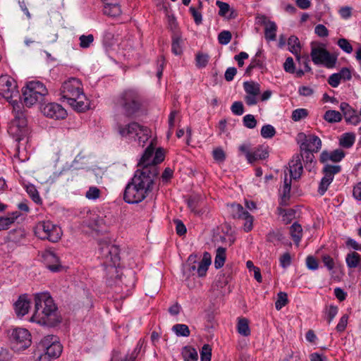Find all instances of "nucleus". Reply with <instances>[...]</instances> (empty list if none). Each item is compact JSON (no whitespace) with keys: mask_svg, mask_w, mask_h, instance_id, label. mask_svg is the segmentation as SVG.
Returning <instances> with one entry per match:
<instances>
[{"mask_svg":"<svg viewBox=\"0 0 361 361\" xmlns=\"http://www.w3.org/2000/svg\"><path fill=\"white\" fill-rule=\"evenodd\" d=\"M157 173L154 169L137 170L124 191L123 199L129 204L144 200L152 191Z\"/></svg>","mask_w":361,"mask_h":361,"instance_id":"obj_1","label":"nucleus"},{"mask_svg":"<svg viewBox=\"0 0 361 361\" xmlns=\"http://www.w3.org/2000/svg\"><path fill=\"white\" fill-rule=\"evenodd\" d=\"M35 311L30 321L39 325L54 326L61 322L58 307L48 292L34 295Z\"/></svg>","mask_w":361,"mask_h":361,"instance_id":"obj_2","label":"nucleus"},{"mask_svg":"<svg viewBox=\"0 0 361 361\" xmlns=\"http://www.w3.org/2000/svg\"><path fill=\"white\" fill-rule=\"evenodd\" d=\"M114 130L122 139L135 142L142 147H144L151 137V130L149 128L135 121H122L118 115L116 116Z\"/></svg>","mask_w":361,"mask_h":361,"instance_id":"obj_3","label":"nucleus"},{"mask_svg":"<svg viewBox=\"0 0 361 361\" xmlns=\"http://www.w3.org/2000/svg\"><path fill=\"white\" fill-rule=\"evenodd\" d=\"M61 95L73 109L78 111H85L89 108L90 104L84 94L82 85L77 78H70L62 84Z\"/></svg>","mask_w":361,"mask_h":361,"instance_id":"obj_4","label":"nucleus"},{"mask_svg":"<svg viewBox=\"0 0 361 361\" xmlns=\"http://www.w3.org/2000/svg\"><path fill=\"white\" fill-rule=\"evenodd\" d=\"M143 102L140 92L134 88L125 90L116 99V106L127 118H133L142 108Z\"/></svg>","mask_w":361,"mask_h":361,"instance_id":"obj_5","label":"nucleus"},{"mask_svg":"<svg viewBox=\"0 0 361 361\" xmlns=\"http://www.w3.org/2000/svg\"><path fill=\"white\" fill-rule=\"evenodd\" d=\"M13 112L14 118L9 123L8 133L16 142H20L29 133L23 104L15 103Z\"/></svg>","mask_w":361,"mask_h":361,"instance_id":"obj_6","label":"nucleus"},{"mask_svg":"<svg viewBox=\"0 0 361 361\" xmlns=\"http://www.w3.org/2000/svg\"><path fill=\"white\" fill-rule=\"evenodd\" d=\"M47 94V88L42 82L38 80L28 82L23 90V102L27 107H31L37 102L42 101Z\"/></svg>","mask_w":361,"mask_h":361,"instance_id":"obj_7","label":"nucleus"},{"mask_svg":"<svg viewBox=\"0 0 361 361\" xmlns=\"http://www.w3.org/2000/svg\"><path fill=\"white\" fill-rule=\"evenodd\" d=\"M0 95L13 108L15 103H22L16 81L8 75L0 76Z\"/></svg>","mask_w":361,"mask_h":361,"instance_id":"obj_8","label":"nucleus"},{"mask_svg":"<svg viewBox=\"0 0 361 361\" xmlns=\"http://www.w3.org/2000/svg\"><path fill=\"white\" fill-rule=\"evenodd\" d=\"M310 56L315 65H322L329 69L335 68L338 61L337 55L330 53L324 44L312 45Z\"/></svg>","mask_w":361,"mask_h":361,"instance_id":"obj_9","label":"nucleus"},{"mask_svg":"<svg viewBox=\"0 0 361 361\" xmlns=\"http://www.w3.org/2000/svg\"><path fill=\"white\" fill-rule=\"evenodd\" d=\"M35 234L42 240H48L52 243L58 242L62 235V231L59 226L50 221H42L35 227Z\"/></svg>","mask_w":361,"mask_h":361,"instance_id":"obj_10","label":"nucleus"},{"mask_svg":"<svg viewBox=\"0 0 361 361\" xmlns=\"http://www.w3.org/2000/svg\"><path fill=\"white\" fill-rule=\"evenodd\" d=\"M99 257L106 267H116L119 264L120 256L118 246L104 241L99 243Z\"/></svg>","mask_w":361,"mask_h":361,"instance_id":"obj_11","label":"nucleus"},{"mask_svg":"<svg viewBox=\"0 0 361 361\" xmlns=\"http://www.w3.org/2000/svg\"><path fill=\"white\" fill-rule=\"evenodd\" d=\"M239 151L245 156L249 164H253L258 160L265 159L268 152L264 146L259 145L253 149L250 143H243L238 147Z\"/></svg>","mask_w":361,"mask_h":361,"instance_id":"obj_12","label":"nucleus"},{"mask_svg":"<svg viewBox=\"0 0 361 361\" xmlns=\"http://www.w3.org/2000/svg\"><path fill=\"white\" fill-rule=\"evenodd\" d=\"M11 339L13 348L17 351L27 348L32 343L30 332L23 328L14 329L11 334Z\"/></svg>","mask_w":361,"mask_h":361,"instance_id":"obj_13","label":"nucleus"},{"mask_svg":"<svg viewBox=\"0 0 361 361\" xmlns=\"http://www.w3.org/2000/svg\"><path fill=\"white\" fill-rule=\"evenodd\" d=\"M296 140L300 145L301 151L318 152L322 148V140L315 135H306L304 133H300L298 134Z\"/></svg>","mask_w":361,"mask_h":361,"instance_id":"obj_14","label":"nucleus"},{"mask_svg":"<svg viewBox=\"0 0 361 361\" xmlns=\"http://www.w3.org/2000/svg\"><path fill=\"white\" fill-rule=\"evenodd\" d=\"M39 347L43 352H46L53 359L59 357L63 350V347L58 341V338L53 335L45 336L41 341Z\"/></svg>","mask_w":361,"mask_h":361,"instance_id":"obj_15","label":"nucleus"},{"mask_svg":"<svg viewBox=\"0 0 361 361\" xmlns=\"http://www.w3.org/2000/svg\"><path fill=\"white\" fill-rule=\"evenodd\" d=\"M341 171V166L340 165H324L322 169L324 176L321 179L318 188V192L321 195H323L326 192L329 186L332 183L334 178V176L338 173Z\"/></svg>","mask_w":361,"mask_h":361,"instance_id":"obj_16","label":"nucleus"},{"mask_svg":"<svg viewBox=\"0 0 361 361\" xmlns=\"http://www.w3.org/2000/svg\"><path fill=\"white\" fill-rule=\"evenodd\" d=\"M243 88L245 92L244 100L247 106L256 105L260 95V85L254 81L243 82Z\"/></svg>","mask_w":361,"mask_h":361,"instance_id":"obj_17","label":"nucleus"},{"mask_svg":"<svg viewBox=\"0 0 361 361\" xmlns=\"http://www.w3.org/2000/svg\"><path fill=\"white\" fill-rule=\"evenodd\" d=\"M41 111L46 117L55 120L64 119L67 116L66 109L56 102H49L42 105Z\"/></svg>","mask_w":361,"mask_h":361,"instance_id":"obj_18","label":"nucleus"},{"mask_svg":"<svg viewBox=\"0 0 361 361\" xmlns=\"http://www.w3.org/2000/svg\"><path fill=\"white\" fill-rule=\"evenodd\" d=\"M154 149L155 148L153 145V140H152L149 145L145 150V152L138 163V165L142 168L141 170H144L145 169H148L150 170L154 169L158 173L157 167L154 166L153 154L154 152Z\"/></svg>","mask_w":361,"mask_h":361,"instance_id":"obj_19","label":"nucleus"},{"mask_svg":"<svg viewBox=\"0 0 361 361\" xmlns=\"http://www.w3.org/2000/svg\"><path fill=\"white\" fill-rule=\"evenodd\" d=\"M340 109L342 111L345 121L347 123L356 126L360 123L361 119L360 116L348 103L341 102L340 104Z\"/></svg>","mask_w":361,"mask_h":361,"instance_id":"obj_20","label":"nucleus"},{"mask_svg":"<svg viewBox=\"0 0 361 361\" xmlns=\"http://www.w3.org/2000/svg\"><path fill=\"white\" fill-rule=\"evenodd\" d=\"M345 156V152L341 149H336L333 151H323L319 157L322 163L329 164L328 162H340Z\"/></svg>","mask_w":361,"mask_h":361,"instance_id":"obj_21","label":"nucleus"},{"mask_svg":"<svg viewBox=\"0 0 361 361\" xmlns=\"http://www.w3.org/2000/svg\"><path fill=\"white\" fill-rule=\"evenodd\" d=\"M197 255H190L188 259V271L192 276L202 277L203 276V259L197 261Z\"/></svg>","mask_w":361,"mask_h":361,"instance_id":"obj_22","label":"nucleus"},{"mask_svg":"<svg viewBox=\"0 0 361 361\" xmlns=\"http://www.w3.org/2000/svg\"><path fill=\"white\" fill-rule=\"evenodd\" d=\"M42 260L47 267L53 272L59 271L61 269V266L59 263V259L51 251L47 250L42 253Z\"/></svg>","mask_w":361,"mask_h":361,"instance_id":"obj_23","label":"nucleus"},{"mask_svg":"<svg viewBox=\"0 0 361 361\" xmlns=\"http://www.w3.org/2000/svg\"><path fill=\"white\" fill-rule=\"evenodd\" d=\"M85 223L87 227L97 232L102 231L106 226L104 217L97 214H90L89 219Z\"/></svg>","mask_w":361,"mask_h":361,"instance_id":"obj_24","label":"nucleus"},{"mask_svg":"<svg viewBox=\"0 0 361 361\" xmlns=\"http://www.w3.org/2000/svg\"><path fill=\"white\" fill-rule=\"evenodd\" d=\"M288 171L290 176L288 178H291V180H297L300 178L303 171V167L300 155L295 156L293 159L289 162Z\"/></svg>","mask_w":361,"mask_h":361,"instance_id":"obj_25","label":"nucleus"},{"mask_svg":"<svg viewBox=\"0 0 361 361\" xmlns=\"http://www.w3.org/2000/svg\"><path fill=\"white\" fill-rule=\"evenodd\" d=\"M30 307V302L26 295H21L14 304L16 314L18 317L25 315Z\"/></svg>","mask_w":361,"mask_h":361,"instance_id":"obj_26","label":"nucleus"},{"mask_svg":"<svg viewBox=\"0 0 361 361\" xmlns=\"http://www.w3.org/2000/svg\"><path fill=\"white\" fill-rule=\"evenodd\" d=\"M262 23L266 25L264 30L265 39L268 41H274L276 37L277 26L274 21H267V18L263 16L262 17Z\"/></svg>","mask_w":361,"mask_h":361,"instance_id":"obj_27","label":"nucleus"},{"mask_svg":"<svg viewBox=\"0 0 361 361\" xmlns=\"http://www.w3.org/2000/svg\"><path fill=\"white\" fill-rule=\"evenodd\" d=\"M291 178H288V175L286 173L283 179V184L280 190V196H281V204L286 205L287 204L288 200L290 198V192L291 189Z\"/></svg>","mask_w":361,"mask_h":361,"instance_id":"obj_28","label":"nucleus"},{"mask_svg":"<svg viewBox=\"0 0 361 361\" xmlns=\"http://www.w3.org/2000/svg\"><path fill=\"white\" fill-rule=\"evenodd\" d=\"M345 262L348 268L361 269V255L356 252H351L346 255Z\"/></svg>","mask_w":361,"mask_h":361,"instance_id":"obj_29","label":"nucleus"},{"mask_svg":"<svg viewBox=\"0 0 361 361\" xmlns=\"http://www.w3.org/2000/svg\"><path fill=\"white\" fill-rule=\"evenodd\" d=\"M103 13L110 17H117L121 13V6L116 2L106 3L103 8Z\"/></svg>","mask_w":361,"mask_h":361,"instance_id":"obj_30","label":"nucleus"},{"mask_svg":"<svg viewBox=\"0 0 361 361\" xmlns=\"http://www.w3.org/2000/svg\"><path fill=\"white\" fill-rule=\"evenodd\" d=\"M226 259V249L218 247L215 250L214 267L216 269L222 268Z\"/></svg>","mask_w":361,"mask_h":361,"instance_id":"obj_31","label":"nucleus"},{"mask_svg":"<svg viewBox=\"0 0 361 361\" xmlns=\"http://www.w3.org/2000/svg\"><path fill=\"white\" fill-rule=\"evenodd\" d=\"M20 216L18 212L0 217V231L7 230Z\"/></svg>","mask_w":361,"mask_h":361,"instance_id":"obj_32","label":"nucleus"},{"mask_svg":"<svg viewBox=\"0 0 361 361\" xmlns=\"http://www.w3.org/2000/svg\"><path fill=\"white\" fill-rule=\"evenodd\" d=\"M213 240L216 243H228L231 246L235 242V238L231 233L222 231L214 235Z\"/></svg>","mask_w":361,"mask_h":361,"instance_id":"obj_33","label":"nucleus"},{"mask_svg":"<svg viewBox=\"0 0 361 361\" xmlns=\"http://www.w3.org/2000/svg\"><path fill=\"white\" fill-rule=\"evenodd\" d=\"M289 51L294 54L298 61H300L299 53L300 51V43L297 37L292 35L288 39Z\"/></svg>","mask_w":361,"mask_h":361,"instance_id":"obj_34","label":"nucleus"},{"mask_svg":"<svg viewBox=\"0 0 361 361\" xmlns=\"http://www.w3.org/2000/svg\"><path fill=\"white\" fill-rule=\"evenodd\" d=\"M231 215L234 219H242L248 213L243 207L239 204L233 203L228 206Z\"/></svg>","mask_w":361,"mask_h":361,"instance_id":"obj_35","label":"nucleus"},{"mask_svg":"<svg viewBox=\"0 0 361 361\" xmlns=\"http://www.w3.org/2000/svg\"><path fill=\"white\" fill-rule=\"evenodd\" d=\"M262 50H258L255 56L252 59L250 65L247 66L246 69L247 73L250 72L252 69L256 68H264V60L262 58Z\"/></svg>","mask_w":361,"mask_h":361,"instance_id":"obj_36","label":"nucleus"},{"mask_svg":"<svg viewBox=\"0 0 361 361\" xmlns=\"http://www.w3.org/2000/svg\"><path fill=\"white\" fill-rule=\"evenodd\" d=\"M355 140V136L353 133H345L341 135L339 138V145L343 148H350Z\"/></svg>","mask_w":361,"mask_h":361,"instance_id":"obj_37","label":"nucleus"},{"mask_svg":"<svg viewBox=\"0 0 361 361\" xmlns=\"http://www.w3.org/2000/svg\"><path fill=\"white\" fill-rule=\"evenodd\" d=\"M302 228L300 224L295 222L290 227V233L294 243L298 245L302 238Z\"/></svg>","mask_w":361,"mask_h":361,"instance_id":"obj_38","label":"nucleus"},{"mask_svg":"<svg viewBox=\"0 0 361 361\" xmlns=\"http://www.w3.org/2000/svg\"><path fill=\"white\" fill-rule=\"evenodd\" d=\"M338 312V307L334 305L326 306L324 310V317L328 324H330Z\"/></svg>","mask_w":361,"mask_h":361,"instance_id":"obj_39","label":"nucleus"},{"mask_svg":"<svg viewBox=\"0 0 361 361\" xmlns=\"http://www.w3.org/2000/svg\"><path fill=\"white\" fill-rule=\"evenodd\" d=\"M238 334L243 336H248L250 334L249 321L246 318H239L237 324Z\"/></svg>","mask_w":361,"mask_h":361,"instance_id":"obj_40","label":"nucleus"},{"mask_svg":"<svg viewBox=\"0 0 361 361\" xmlns=\"http://www.w3.org/2000/svg\"><path fill=\"white\" fill-rule=\"evenodd\" d=\"M182 355L185 361H197L198 354L197 350L191 346H185L183 348Z\"/></svg>","mask_w":361,"mask_h":361,"instance_id":"obj_41","label":"nucleus"},{"mask_svg":"<svg viewBox=\"0 0 361 361\" xmlns=\"http://www.w3.org/2000/svg\"><path fill=\"white\" fill-rule=\"evenodd\" d=\"M324 119L328 123H338L342 120V114L336 110H328L324 115Z\"/></svg>","mask_w":361,"mask_h":361,"instance_id":"obj_42","label":"nucleus"},{"mask_svg":"<svg viewBox=\"0 0 361 361\" xmlns=\"http://www.w3.org/2000/svg\"><path fill=\"white\" fill-rule=\"evenodd\" d=\"M26 192L32 198V200L37 204H42V199L36 189L35 186L32 184L27 185L25 186Z\"/></svg>","mask_w":361,"mask_h":361,"instance_id":"obj_43","label":"nucleus"},{"mask_svg":"<svg viewBox=\"0 0 361 361\" xmlns=\"http://www.w3.org/2000/svg\"><path fill=\"white\" fill-rule=\"evenodd\" d=\"M276 133L275 128L270 124L264 125L260 131L261 136L265 139L272 138Z\"/></svg>","mask_w":361,"mask_h":361,"instance_id":"obj_44","label":"nucleus"},{"mask_svg":"<svg viewBox=\"0 0 361 361\" xmlns=\"http://www.w3.org/2000/svg\"><path fill=\"white\" fill-rule=\"evenodd\" d=\"M200 200L201 197L197 195H192L188 197V199L187 200V204L192 212L195 213L199 212L197 208L200 202Z\"/></svg>","mask_w":361,"mask_h":361,"instance_id":"obj_45","label":"nucleus"},{"mask_svg":"<svg viewBox=\"0 0 361 361\" xmlns=\"http://www.w3.org/2000/svg\"><path fill=\"white\" fill-rule=\"evenodd\" d=\"M172 329L178 336H188L190 335L189 328L185 324H176L173 326Z\"/></svg>","mask_w":361,"mask_h":361,"instance_id":"obj_46","label":"nucleus"},{"mask_svg":"<svg viewBox=\"0 0 361 361\" xmlns=\"http://www.w3.org/2000/svg\"><path fill=\"white\" fill-rule=\"evenodd\" d=\"M182 46V39L178 36L173 37L171 45L172 52L176 55L181 54L183 51Z\"/></svg>","mask_w":361,"mask_h":361,"instance_id":"obj_47","label":"nucleus"},{"mask_svg":"<svg viewBox=\"0 0 361 361\" xmlns=\"http://www.w3.org/2000/svg\"><path fill=\"white\" fill-rule=\"evenodd\" d=\"M337 45L339 48L346 54H351L353 51V46L350 42L345 38H340L337 41Z\"/></svg>","mask_w":361,"mask_h":361,"instance_id":"obj_48","label":"nucleus"},{"mask_svg":"<svg viewBox=\"0 0 361 361\" xmlns=\"http://www.w3.org/2000/svg\"><path fill=\"white\" fill-rule=\"evenodd\" d=\"M101 190L96 186H91L85 193V197L90 200H96L99 198Z\"/></svg>","mask_w":361,"mask_h":361,"instance_id":"obj_49","label":"nucleus"},{"mask_svg":"<svg viewBox=\"0 0 361 361\" xmlns=\"http://www.w3.org/2000/svg\"><path fill=\"white\" fill-rule=\"evenodd\" d=\"M288 303V295L285 292H279L277 295V300L275 302V307L280 310Z\"/></svg>","mask_w":361,"mask_h":361,"instance_id":"obj_50","label":"nucleus"},{"mask_svg":"<svg viewBox=\"0 0 361 361\" xmlns=\"http://www.w3.org/2000/svg\"><path fill=\"white\" fill-rule=\"evenodd\" d=\"M94 39V36L92 34L87 35H82L79 37L80 47L83 49L90 47L92 44Z\"/></svg>","mask_w":361,"mask_h":361,"instance_id":"obj_51","label":"nucleus"},{"mask_svg":"<svg viewBox=\"0 0 361 361\" xmlns=\"http://www.w3.org/2000/svg\"><path fill=\"white\" fill-rule=\"evenodd\" d=\"M145 344V341L142 339H140L137 342L133 352L131 353L130 358L126 357L122 361H135L139 353H140L143 345Z\"/></svg>","mask_w":361,"mask_h":361,"instance_id":"obj_52","label":"nucleus"},{"mask_svg":"<svg viewBox=\"0 0 361 361\" xmlns=\"http://www.w3.org/2000/svg\"><path fill=\"white\" fill-rule=\"evenodd\" d=\"M308 115V111L305 109H297L293 111L291 118L294 121H299L301 119L306 118Z\"/></svg>","mask_w":361,"mask_h":361,"instance_id":"obj_53","label":"nucleus"},{"mask_svg":"<svg viewBox=\"0 0 361 361\" xmlns=\"http://www.w3.org/2000/svg\"><path fill=\"white\" fill-rule=\"evenodd\" d=\"M231 112L236 116H241L244 113V106L242 102H234L231 106Z\"/></svg>","mask_w":361,"mask_h":361,"instance_id":"obj_54","label":"nucleus"},{"mask_svg":"<svg viewBox=\"0 0 361 361\" xmlns=\"http://www.w3.org/2000/svg\"><path fill=\"white\" fill-rule=\"evenodd\" d=\"M243 125L250 129H253L257 126V121L252 114H247L243 117Z\"/></svg>","mask_w":361,"mask_h":361,"instance_id":"obj_55","label":"nucleus"},{"mask_svg":"<svg viewBox=\"0 0 361 361\" xmlns=\"http://www.w3.org/2000/svg\"><path fill=\"white\" fill-rule=\"evenodd\" d=\"M214 159L219 163H222L226 159L224 151L221 147H217L212 151Z\"/></svg>","mask_w":361,"mask_h":361,"instance_id":"obj_56","label":"nucleus"},{"mask_svg":"<svg viewBox=\"0 0 361 361\" xmlns=\"http://www.w3.org/2000/svg\"><path fill=\"white\" fill-rule=\"evenodd\" d=\"M231 39V33L229 31L224 30L219 34L218 40L219 44H228Z\"/></svg>","mask_w":361,"mask_h":361,"instance_id":"obj_57","label":"nucleus"},{"mask_svg":"<svg viewBox=\"0 0 361 361\" xmlns=\"http://www.w3.org/2000/svg\"><path fill=\"white\" fill-rule=\"evenodd\" d=\"M348 314H343L339 319V322L338 324L336 326V330L339 332H343L345 329H346V326L348 325Z\"/></svg>","mask_w":361,"mask_h":361,"instance_id":"obj_58","label":"nucleus"},{"mask_svg":"<svg viewBox=\"0 0 361 361\" xmlns=\"http://www.w3.org/2000/svg\"><path fill=\"white\" fill-rule=\"evenodd\" d=\"M241 219L245 220L243 224V229L245 232H249L252 229L253 227V217L249 214V212L243 217Z\"/></svg>","mask_w":361,"mask_h":361,"instance_id":"obj_59","label":"nucleus"},{"mask_svg":"<svg viewBox=\"0 0 361 361\" xmlns=\"http://www.w3.org/2000/svg\"><path fill=\"white\" fill-rule=\"evenodd\" d=\"M314 32L320 37H326L329 36L328 29L322 24H318L315 26Z\"/></svg>","mask_w":361,"mask_h":361,"instance_id":"obj_60","label":"nucleus"},{"mask_svg":"<svg viewBox=\"0 0 361 361\" xmlns=\"http://www.w3.org/2000/svg\"><path fill=\"white\" fill-rule=\"evenodd\" d=\"M174 224L176 225V231L180 236L183 235L186 233L187 229L182 221L179 219H175Z\"/></svg>","mask_w":361,"mask_h":361,"instance_id":"obj_61","label":"nucleus"},{"mask_svg":"<svg viewBox=\"0 0 361 361\" xmlns=\"http://www.w3.org/2000/svg\"><path fill=\"white\" fill-rule=\"evenodd\" d=\"M341 78L338 73H335L331 74L328 79V83L332 87H337L340 82H341Z\"/></svg>","mask_w":361,"mask_h":361,"instance_id":"obj_62","label":"nucleus"},{"mask_svg":"<svg viewBox=\"0 0 361 361\" xmlns=\"http://www.w3.org/2000/svg\"><path fill=\"white\" fill-rule=\"evenodd\" d=\"M284 70L290 73H294L295 72V64L293 58L288 57L283 64Z\"/></svg>","mask_w":361,"mask_h":361,"instance_id":"obj_63","label":"nucleus"},{"mask_svg":"<svg viewBox=\"0 0 361 361\" xmlns=\"http://www.w3.org/2000/svg\"><path fill=\"white\" fill-rule=\"evenodd\" d=\"M216 5L219 8V15L221 16H226L230 10V6L225 2L217 1Z\"/></svg>","mask_w":361,"mask_h":361,"instance_id":"obj_64","label":"nucleus"}]
</instances>
